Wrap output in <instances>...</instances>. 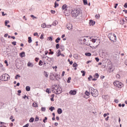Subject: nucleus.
Returning a JSON list of instances; mask_svg holds the SVG:
<instances>
[{
	"label": "nucleus",
	"instance_id": "nucleus-5",
	"mask_svg": "<svg viewBox=\"0 0 127 127\" xmlns=\"http://www.w3.org/2000/svg\"><path fill=\"white\" fill-rule=\"evenodd\" d=\"M108 37L111 41H115V40H117V36L115 34H113L112 33H110L108 34Z\"/></svg>",
	"mask_w": 127,
	"mask_h": 127
},
{
	"label": "nucleus",
	"instance_id": "nucleus-54",
	"mask_svg": "<svg viewBox=\"0 0 127 127\" xmlns=\"http://www.w3.org/2000/svg\"><path fill=\"white\" fill-rule=\"evenodd\" d=\"M95 17H96V18H97V19L100 18V15H99V14H96V15H95Z\"/></svg>",
	"mask_w": 127,
	"mask_h": 127
},
{
	"label": "nucleus",
	"instance_id": "nucleus-21",
	"mask_svg": "<svg viewBox=\"0 0 127 127\" xmlns=\"http://www.w3.org/2000/svg\"><path fill=\"white\" fill-rule=\"evenodd\" d=\"M49 110L51 111V112H53V111L55 110V107L52 106L49 108Z\"/></svg>",
	"mask_w": 127,
	"mask_h": 127
},
{
	"label": "nucleus",
	"instance_id": "nucleus-31",
	"mask_svg": "<svg viewBox=\"0 0 127 127\" xmlns=\"http://www.w3.org/2000/svg\"><path fill=\"white\" fill-rule=\"evenodd\" d=\"M94 77L98 79L99 78V74L98 73H96L95 75H94Z\"/></svg>",
	"mask_w": 127,
	"mask_h": 127
},
{
	"label": "nucleus",
	"instance_id": "nucleus-38",
	"mask_svg": "<svg viewBox=\"0 0 127 127\" xmlns=\"http://www.w3.org/2000/svg\"><path fill=\"white\" fill-rule=\"evenodd\" d=\"M4 127V123L0 122V127Z\"/></svg>",
	"mask_w": 127,
	"mask_h": 127
},
{
	"label": "nucleus",
	"instance_id": "nucleus-61",
	"mask_svg": "<svg viewBox=\"0 0 127 127\" xmlns=\"http://www.w3.org/2000/svg\"><path fill=\"white\" fill-rule=\"evenodd\" d=\"M44 38V37H43V35L42 34L40 36V39H43Z\"/></svg>",
	"mask_w": 127,
	"mask_h": 127
},
{
	"label": "nucleus",
	"instance_id": "nucleus-58",
	"mask_svg": "<svg viewBox=\"0 0 127 127\" xmlns=\"http://www.w3.org/2000/svg\"><path fill=\"white\" fill-rule=\"evenodd\" d=\"M29 127V124H27L25 126H24L23 127Z\"/></svg>",
	"mask_w": 127,
	"mask_h": 127
},
{
	"label": "nucleus",
	"instance_id": "nucleus-43",
	"mask_svg": "<svg viewBox=\"0 0 127 127\" xmlns=\"http://www.w3.org/2000/svg\"><path fill=\"white\" fill-rule=\"evenodd\" d=\"M67 83H71V77H68L67 80Z\"/></svg>",
	"mask_w": 127,
	"mask_h": 127
},
{
	"label": "nucleus",
	"instance_id": "nucleus-51",
	"mask_svg": "<svg viewBox=\"0 0 127 127\" xmlns=\"http://www.w3.org/2000/svg\"><path fill=\"white\" fill-rule=\"evenodd\" d=\"M18 77H20V75H19V74L16 75V76H15V79H18Z\"/></svg>",
	"mask_w": 127,
	"mask_h": 127
},
{
	"label": "nucleus",
	"instance_id": "nucleus-6",
	"mask_svg": "<svg viewBox=\"0 0 127 127\" xmlns=\"http://www.w3.org/2000/svg\"><path fill=\"white\" fill-rule=\"evenodd\" d=\"M1 77L3 81H8V79H9V75L6 73L2 74Z\"/></svg>",
	"mask_w": 127,
	"mask_h": 127
},
{
	"label": "nucleus",
	"instance_id": "nucleus-34",
	"mask_svg": "<svg viewBox=\"0 0 127 127\" xmlns=\"http://www.w3.org/2000/svg\"><path fill=\"white\" fill-rule=\"evenodd\" d=\"M85 55L86 56H87V57H90V56H92V54L90 53H85Z\"/></svg>",
	"mask_w": 127,
	"mask_h": 127
},
{
	"label": "nucleus",
	"instance_id": "nucleus-44",
	"mask_svg": "<svg viewBox=\"0 0 127 127\" xmlns=\"http://www.w3.org/2000/svg\"><path fill=\"white\" fill-rule=\"evenodd\" d=\"M59 6V4L57 3V1H55V7H57V6Z\"/></svg>",
	"mask_w": 127,
	"mask_h": 127
},
{
	"label": "nucleus",
	"instance_id": "nucleus-49",
	"mask_svg": "<svg viewBox=\"0 0 127 127\" xmlns=\"http://www.w3.org/2000/svg\"><path fill=\"white\" fill-rule=\"evenodd\" d=\"M97 41V39H92V40H91V41H92V42H93V43H96V41Z\"/></svg>",
	"mask_w": 127,
	"mask_h": 127
},
{
	"label": "nucleus",
	"instance_id": "nucleus-20",
	"mask_svg": "<svg viewBox=\"0 0 127 127\" xmlns=\"http://www.w3.org/2000/svg\"><path fill=\"white\" fill-rule=\"evenodd\" d=\"M61 55V51L60 50H58V53H57V57H59Z\"/></svg>",
	"mask_w": 127,
	"mask_h": 127
},
{
	"label": "nucleus",
	"instance_id": "nucleus-64",
	"mask_svg": "<svg viewBox=\"0 0 127 127\" xmlns=\"http://www.w3.org/2000/svg\"><path fill=\"white\" fill-rule=\"evenodd\" d=\"M124 7L127 8V2L125 3V4L124 5Z\"/></svg>",
	"mask_w": 127,
	"mask_h": 127
},
{
	"label": "nucleus",
	"instance_id": "nucleus-19",
	"mask_svg": "<svg viewBox=\"0 0 127 127\" xmlns=\"http://www.w3.org/2000/svg\"><path fill=\"white\" fill-rule=\"evenodd\" d=\"M27 66L28 67H33V64L30 62H28L27 64Z\"/></svg>",
	"mask_w": 127,
	"mask_h": 127
},
{
	"label": "nucleus",
	"instance_id": "nucleus-56",
	"mask_svg": "<svg viewBox=\"0 0 127 127\" xmlns=\"http://www.w3.org/2000/svg\"><path fill=\"white\" fill-rule=\"evenodd\" d=\"M2 16H4L5 15H7L6 13L4 14V12H2Z\"/></svg>",
	"mask_w": 127,
	"mask_h": 127
},
{
	"label": "nucleus",
	"instance_id": "nucleus-14",
	"mask_svg": "<svg viewBox=\"0 0 127 127\" xmlns=\"http://www.w3.org/2000/svg\"><path fill=\"white\" fill-rule=\"evenodd\" d=\"M102 99H104V100L108 101V100L110 99V96H109V95H103Z\"/></svg>",
	"mask_w": 127,
	"mask_h": 127
},
{
	"label": "nucleus",
	"instance_id": "nucleus-25",
	"mask_svg": "<svg viewBox=\"0 0 127 127\" xmlns=\"http://www.w3.org/2000/svg\"><path fill=\"white\" fill-rule=\"evenodd\" d=\"M28 43H31V42H32V40L31 39V37H28Z\"/></svg>",
	"mask_w": 127,
	"mask_h": 127
},
{
	"label": "nucleus",
	"instance_id": "nucleus-63",
	"mask_svg": "<svg viewBox=\"0 0 127 127\" xmlns=\"http://www.w3.org/2000/svg\"><path fill=\"white\" fill-rule=\"evenodd\" d=\"M46 27L47 28H49V27H51V25H46Z\"/></svg>",
	"mask_w": 127,
	"mask_h": 127
},
{
	"label": "nucleus",
	"instance_id": "nucleus-29",
	"mask_svg": "<svg viewBox=\"0 0 127 127\" xmlns=\"http://www.w3.org/2000/svg\"><path fill=\"white\" fill-rule=\"evenodd\" d=\"M41 27H42V28H46V24H45V23L42 24Z\"/></svg>",
	"mask_w": 127,
	"mask_h": 127
},
{
	"label": "nucleus",
	"instance_id": "nucleus-9",
	"mask_svg": "<svg viewBox=\"0 0 127 127\" xmlns=\"http://www.w3.org/2000/svg\"><path fill=\"white\" fill-rule=\"evenodd\" d=\"M61 93H62V88L60 87H59L55 92V94H56L57 95H59V94H61Z\"/></svg>",
	"mask_w": 127,
	"mask_h": 127
},
{
	"label": "nucleus",
	"instance_id": "nucleus-27",
	"mask_svg": "<svg viewBox=\"0 0 127 127\" xmlns=\"http://www.w3.org/2000/svg\"><path fill=\"white\" fill-rule=\"evenodd\" d=\"M33 107H34V108H37V107H38V106L37 105V103L34 102L33 103Z\"/></svg>",
	"mask_w": 127,
	"mask_h": 127
},
{
	"label": "nucleus",
	"instance_id": "nucleus-23",
	"mask_svg": "<svg viewBox=\"0 0 127 127\" xmlns=\"http://www.w3.org/2000/svg\"><path fill=\"white\" fill-rule=\"evenodd\" d=\"M26 91H27V92H29V91H30V87L28 86H26Z\"/></svg>",
	"mask_w": 127,
	"mask_h": 127
},
{
	"label": "nucleus",
	"instance_id": "nucleus-3",
	"mask_svg": "<svg viewBox=\"0 0 127 127\" xmlns=\"http://www.w3.org/2000/svg\"><path fill=\"white\" fill-rule=\"evenodd\" d=\"M72 7H69V8H67V9L64 11V13L65 16H69L70 14H72Z\"/></svg>",
	"mask_w": 127,
	"mask_h": 127
},
{
	"label": "nucleus",
	"instance_id": "nucleus-33",
	"mask_svg": "<svg viewBox=\"0 0 127 127\" xmlns=\"http://www.w3.org/2000/svg\"><path fill=\"white\" fill-rule=\"evenodd\" d=\"M34 122V118L33 117L31 118L29 120V122L30 123H33Z\"/></svg>",
	"mask_w": 127,
	"mask_h": 127
},
{
	"label": "nucleus",
	"instance_id": "nucleus-13",
	"mask_svg": "<svg viewBox=\"0 0 127 127\" xmlns=\"http://www.w3.org/2000/svg\"><path fill=\"white\" fill-rule=\"evenodd\" d=\"M69 8H70V7L67 6L66 4H64L62 6V9L63 10H64V11L66 9Z\"/></svg>",
	"mask_w": 127,
	"mask_h": 127
},
{
	"label": "nucleus",
	"instance_id": "nucleus-4",
	"mask_svg": "<svg viewBox=\"0 0 127 127\" xmlns=\"http://www.w3.org/2000/svg\"><path fill=\"white\" fill-rule=\"evenodd\" d=\"M114 85L115 87H117V88H123L124 87V84L119 81H114Z\"/></svg>",
	"mask_w": 127,
	"mask_h": 127
},
{
	"label": "nucleus",
	"instance_id": "nucleus-42",
	"mask_svg": "<svg viewBox=\"0 0 127 127\" xmlns=\"http://www.w3.org/2000/svg\"><path fill=\"white\" fill-rule=\"evenodd\" d=\"M43 64V62H42V61H40L39 63V65L40 66H42Z\"/></svg>",
	"mask_w": 127,
	"mask_h": 127
},
{
	"label": "nucleus",
	"instance_id": "nucleus-55",
	"mask_svg": "<svg viewBox=\"0 0 127 127\" xmlns=\"http://www.w3.org/2000/svg\"><path fill=\"white\" fill-rule=\"evenodd\" d=\"M12 44L14 46L16 45V41L12 42Z\"/></svg>",
	"mask_w": 127,
	"mask_h": 127
},
{
	"label": "nucleus",
	"instance_id": "nucleus-59",
	"mask_svg": "<svg viewBox=\"0 0 127 127\" xmlns=\"http://www.w3.org/2000/svg\"><path fill=\"white\" fill-rule=\"evenodd\" d=\"M95 60L97 62H99L100 59H99L98 58H95Z\"/></svg>",
	"mask_w": 127,
	"mask_h": 127
},
{
	"label": "nucleus",
	"instance_id": "nucleus-16",
	"mask_svg": "<svg viewBox=\"0 0 127 127\" xmlns=\"http://www.w3.org/2000/svg\"><path fill=\"white\" fill-rule=\"evenodd\" d=\"M20 56L21 57V58L25 57V53L24 52H22V53H20Z\"/></svg>",
	"mask_w": 127,
	"mask_h": 127
},
{
	"label": "nucleus",
	"instance_id": "nucleus-8",
	"mask_svg": "<svg viewBox=\"0 0 127 127\" xmlns=\"http://www.w3.org/2000/svg\"><path fill=\"white\" fill-rule=\"evenodd\" d=\"M59 85H57V84H55L52 86V89L53 93L55 94L56 91L58 89Z\"/></svg>",
	"mask_w": 127,
	"mask_h": 127
},
{
	"label": "nucleus",
	"instance_id": "nucleus-52",
	"mask_svg": "<svg viewBox=\"0 0 127 127\" xmlns=\"http://www.w3.org/2000/svg\"><path fill=\"white\" fill-rule=\"evenodd\" d=\"M116 78L117 79H120V78H121V75H120V74H117L116 75Z\"/></svg>",
	"mask_w": 127,
	"mask_h": 127
},
{
	"label": "nucleus",
	"instance_id": "nucleus-15",
	"mask_svg": "<svg viewBox=\"0 0 127 127\" xmlns=\"http://www.w3.org/2000/svg\"><path fill=\"white\" fill-rule=\"evenodd\" d=\"M95 22L93 21V20H89V25H95Z\"/></svg>",
	"mask_w": 127,
	"mask_h": 127
},
{
	"label": "nucleus",
	"instance_id": "nucleus-57",
	"mask_svg": "<svg viewBox=\"0 0 127 127\" xmlns=\"http://www.w3.org/2000/svg\"><path fill=\"white\" fill-rule=\"evenodd\" d=\"M64 75H65V71H63L62 74V77H64Z\"/></svg>",
	"mask_w": 127,
	"mask_h": 127
},
{
	"label": "nucleus",
	"instance_id": "nucleus-11",
	"mask_svg": "<svg viewBox=\"0 0 127 127\" xmlns=\"http://www.w3.org/2000/svg\"><path fill=\"white\" fill-rule=\"evenodd\" d=\"M66 27L68 29V30H71L73 27V25L72 24L68 23L66 25Z\"/></svg>",
	"mask_w": 127,
	"mask_h": 127
},
{
	"label": "nucleus",
	"instance_id": "nucleus-2",
	"mask_svg": "<svg viewBox=\"0 0 127 127\" xmlns=\"http://www.w3.org/2000/svg\"><path fill=\"white\" fill-rule=\"evenodd\" d=\"M89 92L91 93L92 96L96 98V97H98L99 96V92L97 89H95L93 88H91L89 89Z\"/></svg>",
	"mask_w": 127,
	"mask_h": 127
},
{
	"label": "nucleus",
	"instance_id": "nucleus-35",
	"mask_svg": "<svg viewBox=\"0 0 127 127\" xmlns=\"http://www.w3.org/2000/svg\"><path fill=\"white\" fill-rule=\"evenodd\" d=\"M72 66H73V67L74 68L77 67L78 66V64H77V63H73Z\"/></svg>",
	"mask_w": 127,
	"mask_h": 127
},
{
	"label": "nucleus",
	"instance_id": "nucleus-10",
	"mask_svg": "<svg viewBox=\"0 0 127 127\" xmlns=\"http://www.w3.org/2000/svg\"><path fill=\"white\" fill-rule=\"evenodd\" d=\"M86 41H87V40H86L85 39V37H84V38L83 39V44H86V45H87L88 46H90V47H91V48H93V47H92L91 46V44H90V43L86 42Z\"/></svg>",
	"mask_w": 127,
	"mask_h": 127
},
{
	"label": "nucleus",
	"instance_id": "nucleus-32",
	"mask_svg": "<svg viewBox=\"0 0 127 127\" xmlns=\"http://www.w3.org/2000/svg\"><path fill=\"white\" fill-rule=\"evenodd\" d=\"M83 2L85 5H87V4H88V1L87 0H83Z\"/></svg>",
	"mask_w": 127,
	"mask_h": 127
},
{
	"label": "nucleus",
	"instance_id": "nucleus-39",
	"mask_svg": "<svg viewBox=\"0 0 127 127\" xmlns=\"http://www.w3.org/2000/svg\"><path fill=\"white\" fill-rule=\"evenodd\" d=\"M48 40H50V41H52L53 40V38H52V37L50 36L49 37H48Z\"/></svg>",
	"mask_w": 127,
	"mask_h": 127
},
{
	"label": "nucleus",
	"instance_id": "nucleus-48",
	"mask_svg": "<svg viewBox=\"0 0 127 127\" xmlns=\"http://www.w3.org/2000/svg\"><path fill=\"white\" fill-rule=\"evenodd\" d=\"M88 81H91V79H93V76L92 75H89V77L88 78Z\"/></svg>",
	"mask_w": 127,
	"mask_h": 127
},
{
	"label": "nucleus",
	"instance_id": "nucleus-37",
	"mask_svg": "<svg viewBox=\"0 0 127 127\" xmlns=\"http://www.w3.org/2000/svg\"><path fill=\"white\" fill-rule=\"evenodd\" d=\"M85 94L86 95V96H87L88 97L90 96V93L88 92V91H85Z\"/></svg>",
	"mask_w": 127,
	"mask_h": 127
},
{
	"label": "nucleus",
	"instance_id": "nucleus-53",
	"mask_svg": "<svg viewBox=\"0 0 127 127\" xmlns=\"http://www.w3.org/2000/svg\"><path fill=\"white\" fill-rule=\"evenodd\" d=\"M17 92L18 93V95L20 96V94L21 93V90H18Z\"/></svg>",
	"mask_w": 127,
	"mask_h": 127
},
{
	"label": "nucleus",
	"instance_id": "nucleus-30",
	"mask_svg": "<svg viewBox=\"0 0 127 127\" xmlns=\"http://www.w3.org/2000/svg\"><path fill=\"white\" fill-rule=\"evenodd\" d=\"M46 92L48 93V94H50V93H51V91H50V89L49 88H47L46 90Z\"/></svg>",
	"mask_w": 127,
	"mask_h": 127
},
{
	"label": "nucleus",
	"instance_id": "nucleus-28",
	"mask_svg": "<svg viewBox=\"0 0 127 127\" xmlns=\"http://www.w3.org/2000/svg\"><path fill=\"white\" fill-rule=\"evenodd\" d=\"M44 75L45 76L46 78H48V74H47V72L44 71Z\"/></svg>",
	"mask_w": 127,
	"mask_h": 127
},
{
	"label": "nucleus",
	"instance_id": "nucleus-47",
	"mask_svg": "<svg viewBox=\"0 0 127 127\" xmlns=\"http://www.w3.org/2000/svg\"><path fill=\"white\" fill-rule=\"evenodd\" d=\"M35 121V122H38L39 121V118H38V117L37 116H36Z\"/></svg>",
	"mask_w": 127,
	"mask_h": 127
},
{
	"label": "nucleus",
	"instance_id": "nucleus-41",
	"mask_svg": "<svg viewBox=\"0 0 127 127\" xmlns=\"http://www.w3.org/2000/svg\"><path fill=\"white\" fill-rule=\"evenodd\" d=\"M7 23H9V21L5 20V26H7Z\"/></svg>",
	"mask_w": 127,
	"mask_h": 127
},
{
	"label": "nucleus",
	"instance_id": "nucleus-18",
	"mask_svg": "<svg viewBox=\"0 0 127 127\" xmlns=\"http://www.w3.org/2000/svg\"><path fill=\"white\" fill-rule=\"evenodd\" d=\"M60 40H61V38L60 37H58L56 40H55V42L56 43H59V42L60 41Z\"/></svg>",
	"mask_w": 127,
	"mask_h": 127
},
{
	"label": "nucleus",
	"instance_id": "nucleus-60",
	"mask_svg": "<svg viewBox=\"0 0 127 127\" xmlns=\"http://www.w3.org/2000/svg\"><path fill=\"white\" fill-rule=\"evenodd\" d=\"M51 12L52 13H53V14H54V13H55V10H52L51 11Z\"/></svg>",
	"mask_w": 127,
	"mask_h": 127
},
{
	"label": "nucleus",
	"instance_id": "nucleus-62",
	"mask_svg": "<svg viewBox=\"0 0 127 127\" xmlns=\"http://www.w3.org/2000/svg\"><path fill=\"white\" fill-rule=\"evenodd\" d=\"M115 102L116 103V104H118V103H119V100L118 99H115Z\"/></svg>",
	"mask_w": 127,
	"mask_h": 127
},
{
	"label": "nucleus",
	"instance_id": "nucleus-45",
	"mask_svg": "<svg viewBox=\"0 0 127 127\" xmlns=\"http://www.w3.org/2000/svg\"><path fill=\"white\" fill-rule=\"evenodd\" d=\"M84 38V37L80 38V39H79L80 42H83V40H83Z\"/></svg>",
	"mask_w": 127,
	"mask_h": 127
},
{
	"label": "nucleus",
	"instance_id": "nucleus-26",
	"mask_svg": "<svg viewBox=\"0 0 127 127\" xmlns=\"http://www.w3.org/2000/svg\"><path fill=\"white\" fill-rule=\"evenodd\" d=\"M57 24H58V22L57 21H55L53 22L52 25L55 26L57 25Z\"/></svg>",
	"mask_w": 127,
	"mask_h": 127
},
{
	"label": "nucleus",
	"instance_id": "nucleus-12",
	"mask_svg": "<svg viewBox=\"0 0 127 127\" xmlns=\"http://www.w3.org/2000/svg\"><path fill=\"white\" fill-rule=\"evenodd\" d=\"M69 94L72 96H75V95L77 94V91L75 90H70L69 92Z\"/></svg>",
	"mask_w": 127,
	"mask_h": 127
},
{
	"label": "nucleus",
	"instance_id": "nucleus-22",
	"mask_svg": "<svg viewBox=\"0 0 127 127\" xmlns=\"http://www.w3.org/2000/svg\"><path fill=\"white\" fill-rule=\"evenodd\" d=\"M81 73H82V77H84V76L86 75V71H85L84 70H81Z\"/></svg>",
	"mask_w": 127,
	"mask_h": 127
},
{
	"label": "nucleus",
	"instance_id": "nucleus-1",
	"mask_svg": "<svg viewBox=\"0 0 127 127\" xmlns=\"http://www.w3.org/2000/svg\"><path fill=\"white\" fill-rule=\"evenodd\" d=\"M71 15L72 17H82L83 16L82 10L80 9V8L72 10Z\"/></svg>",
	"mask_w": 127,
	"mask_h": 127
},
{
	"label": "nucleus",
	"instance_id": "nucleus-7",
	"mask_svg": "<svg viewBox=\"0 0 127 127\" xmlns=\"http://www.w3.org/2000/svg\"><path fill=\"white\" fill-rule=\"evenodd\" d=\"M42 57V60H43V61H45V59H47V58H48V59H49V61L51 62V61L53 60V58H48V57L43 55L41 56Z\"/></svg>",
	"mask_w": 127,
	"mask_h": 127
},
{
	"label": "nucleus",
	"instance_id": "nucleus-40",
	"mask_svg": "<svg viewBox=\"0 0 127 127\" xmlns=\"http://www.w3.org/2000/svg\"><path fill=\"white\" fill-rule=\"evenodd\" d=\"M30 16L33 18V19H37V17H35L34 15H31Z\"/></svg>",
	"mask_w": 127,
	"mask_h": 127
},
{
	"label": "nucleus",
	"instance_id": "nucleus-50",
	"mask_svg": "<svg viewBox=\"0 0 127 127\" xmlns=\"http://www.w3.org/2000/svg\"><path fill=\"white\" fill-rule=\"evenodd\" d=\"M59 46H60V44H57L56 46V49H59Z\"/></svg>",
	"mask_w": 127,
	"mask_h": 127
},
{
	"label": "nucleus",
	"instance_id": "nucleus-36",
	"mask_svg": "<svg viewBox=\"0 0 127 127\" xmlns=\"http://www.w3.org/2000/svg\"><path fill=\"white\" fill-rule=\"evenodd\" d=\"M41 111L42 112H45V111H46V108H45V107H42L41 109Z\"/></svg>",
	"mask_w": 127,
	"mask_h": 127
},
{
	"label": "nucleus",
	"instance_id": "nucleus-46",
	"mask_svg": "<svg viewBox=\"0 0 127 127\" xmlns=\"http://www.w3.org/2000/svg\"><path fill=\"white\" fill-rule=\"evenodd\" d=\"M47 121V118L46 117H45V119L43 120V123H44L45 124V123H46V122Z\"/></svg>",
	"mask_w": 127,
	"mask_h": 127
},
{
	"label": "nucleus",
	"instance_id": "nucleus-17",
	"mask_svg": "<svg viewBox=\"0 0 127 127\" xmlns=\"http://www.w3.org/2000/svg\"><path fill=\"white\" fill-rule=\"evenodd\" d=\"M62 113H63L62 109L61 108H59L58 109V114H59V115H61V114H62Z\"/></svg>",
	"mask_w": 127,
	"mask_h": 127
},
{
	"label": "nucleus",
	"instance_id": "nucleus-24",
	"mask_svg": "<svg viewBox=\"0 0 127 127\" xmlns=\"http://www.w3.org/2000/svg\"><path fill=\"white\" fill-rule=\"evenodd\" d=\"M73 57L75 58V59H78V58H79V56H78V54H75L73 55Z\"/></svg>",
	"mask_w": 127,
	"mask_h": 127
}]
</instances>
